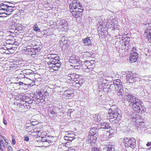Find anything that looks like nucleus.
Wrapping results in <instances>:
<instances>
[{
	"label": "nucleus",
	"mask_w": 151,
	"mask_h": 151,
	"mask_svg": "<svg viewBox=\"0 0 151 151\" xmlns=\"http://www.w3.org/2000/svg\"><path fill=\"white\" fill-rule=\"evenodd\" d=\"M122 114L121 110L118 109H116L113 111L110 108L109 109L107 118L110 121L114 122V123H118V121L121 118Z\"/></svg>",
	"instance_id": "1"
},
{
	"label": "nucleus",
	"mask_w": 151,
	"mask_h": 151,
	"mask_svg": "<svg viewBox=\"0 0 151 151\" xmlns=\"http://www.w3.org/2000/svg\"><path fill=\"white\" fill-rule=\"evenodd\" d=\"M9 3L4 2L0 4V14L2 17H6L7 15H10L13 11L14 6L9 5Z\"/></svg>",
	"instance_id": "2"
},
{
	"label": "nucleus",
	"mask_w": 151,
	"mask_h": 151,
	"mask_svg": "<svg viewBox=\"0 0 151 151\" xmlns=\"http://www.w3.org/2000/svg\"><path fill=\"white\" fill-rule=\"evenodd\" d=\"M137 101L130 106L133 110L137 113L142 114L146 111V108L144 106L142 102L140 99H137Z\"/></svg>",
	"instance_id": "3"
},
{
	"label": "nucleus",
	"mask_w": 151,
	"mask_h": 151,
	"mask_svg": "<svg viewBox=\"0 0 151 151\" xmlns=\"http://www.w3.org/2000/svg\"><path fill=\"white\" fill-rule=\"evenodd\" d=\"M113 83L115 84L116 86L115 92L121 99H123L124 98V91L123 86L121 84L122 83L120 82V80L118 79L115 80Z\"/></svg>",
	"instance_id": "4"
},
{
	"label": "nucleus",
	"mask_w": 151,
	"mask_h": 151,
	"mask_svg": "<svg viewBox=\"0 0 151 151\" xmlns=\"http://www.w3.org/2000/svg\"><path fill=\"white\" fill-rule=\"evenodd\" d=\"M123 143L125 146L127 148L131 147L133 149L136 147V143L135 139L133 137L128 138L124 137L123 138Z\"/></svg>",
	"instance_id": "5"
},
{
	"label": "nucleus",
	"mask_w": 151,
	"mask_h": 151,
	"mask_svg": "<svg viewBox=\"0 0 151 151\" xmlns=\"http://www.w3.org/2000/svg\"><path fill=\"white\" fill-rule=\"evenodd\" d=\"M137 50L136 47H133L131 50L129 56V60L130 62L133 63L137 61L138 58Z\"/></svg>",
	"instance_id": "6"
},
{
	"label": "nucleus",
	"mask_w": 151,
	"mask_h": 151,
	"mask_svg": "<svg viewBox=\"0 0 151 151\" xmlns=\"http://www.w3.org/2000/svg\"><path fill=\"white\" fill-rule=\"evenodd\" d=\"M124 96H125V98L130 103L129 105L130 106L132 104L137 101V99H139L130 93L126 92L125 93H124Z\"/></svg>",
	"instance_id": "7"
},
{
	"label": "nucleus",
	"mask_w": 151,
	"mask_h": 151,
	"mask_svg": "<svg viewBox=\"0 0 151 151\" xmlns=\"http://www.w3.org/2000/svg\"><path fill=\"white\" fill-rule=\"evenodd\" d=\"M144 26L146 28L144 34V36L146 37L151 36V23H147Z\"/></svg>",
	"instance_id": "8"
},
{
	"label": "nucleus",
	"mask_w": 151,
	"mask_h": 151,
	"mask_svg": "<svg viewBox=\"0 0 151 151\" xmlns=\"http://www.w3.org/2000/svg\"><path fill=\"white\" fill-rule=\"evenodd\" d=\"M126 79L127 81L129 83H132L135 82L136 76L133 73H131L130 74H127L126 76Z\"/></svg>",
	"instance_id": "9"
},
{
	"label": "nucleus",
	"mask_w": 151,
	"mask_h": 151,
	"mask_svg": "<svg viewBox=\"0 0 151 151\" xmlns=\"http://www.w3.org/2000/svg\"><path fill=\"white\" fill-rule=\"evenodd\" d=\"M75 1H72V4H70L69 5L70 11L72 14L73 16L74 17H76V5H75Z\"/></svg>",
	"instance_id": "10"
},
{
	"label": "nucleus",
	"mask_w": 151,
	"mask_h": 151,
	"mask_svg": "<svg viewBox=\"0 0 151 151\" xmlns=\"http://www.w3.org/2000/svg\"><path fill=\"white\" fill-rule=\"evenodd\" d=\"M98 136H94L93 135H90L88 134V142H90V143L91 144V143L95 144L97 141V139Z\"/></svg>",
	"instance_id": "11"
},
{
	"label": "nucleus",
	"mask_w": 151,
	"mask_h": 151,
	"mask_svg": "<svg viewBox=\"0 0 151 151\" xmlns=\"http://www.w3.org/2000/svg\"><path fill=\"white\" fill-rule=\"evenodd\" d=\"M116 132V131L115 130L113 129H111L109 130V132L107 131L105 133H104V135L105 134L106 136H107V137H105V138H111L113 136L112 135L115 134Z\"/></svg>",
	"instance_id": "12"
},
{
	"label": "nucleus",
	"mask_w": 151,
	"mask_h": 151,
	"mask_svg": "<svg viewBox=\"0 0 151 151\" xmlns=\"http://www.w3.org/2000/svg\"><path fill=\"white\" fill-rule=\"evenodd\" d=\"M61 65V63L59 62V63H55V64L51 63L50 64V68L54 70H57L58 69L60 68Z\"/></svg>",
	"instance_id": "13"
},
{
	"label": "nucleus",
	"mask_w": 151,
	"mask_h": 151,
	"mask_svg": "<svg viewBox=\"0 0 151 151\" xmlns=\"http://www.w3.org/2000/svg\"><path fill=\"white\" fill-rule=\"evenodd\" d=\"M98 130L96 127H91L89 132V134L98 136Z\"/></svg>",
	"instance_id": "14"
},
{
	"label": "nucleus",
	"mask_w": 151,
	"mask_h": 151,
	"mask_svg": "<svg viewBox=\"0 0 151 151\" xmlns=\"http://www.w3.org/2000/svg\"><path fill=\"white\" fill-rule=\"evenodd\" d=\"M69 41H63V43H61L60 46L63 50H65L68 48L69 46Z\"/></svg>",
	"instance_id": "15"
},
{
	"label": "nucleus",
	"mask_w": 151,
	"mask_h": 151,
	"mask_svg": "<svg viewBox=\"0 0 151 151\" xmlns=\"http://www.w3.org/2000/svg\"><path fill=\"white\" fill-rule=\"evenodd\" d=\"M130 117L132 120L135 122L137 121H138L141 119H140L141 117V116H140L139 114H134L131 115Z\"/></svg>",
	"instance_id": "16"
},
{
	"label": "nucleus",
	"mask_w": 151,
	"mask_h": 151,
	"mask_svg": "<svg viewBox=\"0 0 151 151\" xmlns=\"http://www.w3.org/2000/svg\"><path fill=\"white\" fill-rule=\"evenodd\" d=\"M77 57L78 58V57L76 56V70L78 69L79 71H81L82 69V68L81 67L82 65L81 64V61H80V59H77Z\"/></svg>",
	"instance_id": "17"
},
{
	"label": "nucleus",
	"mask_w": 151,
	"mask_h": 151,
	"mask_svg": "<svg viewBox=\"0 0 151 151\" xmlns=\"http://www.w3.org/2000/svg\"><path fill=\"white\" fill-rule=\"evenodd\" d=\"M100 125L101 127H100V129H107L110 128V127L109 123L106 122L101 123Z\"/></svg>",
	"instance_id": "18"
},
{
	"label": "nucleus",
	"mask_w": 151,
	"mask_h": 151,
	"mask_svg": "<svg viewBox=\"0 0 151 151\" xmlns=\"http://www.w3.org/2000/svg\"><path fill=\"white\" fill-rule=\"evenodd\" d=\"M68 25L67 21L64 19H62L58 23V26L59 25L58 27L60 28L64 27Z\"/></svg>",
	"instance_id": "19"
},
{
	"label": "nucleus",
	"mask_w": 151,
	"mask_h": 151,
	"mask_svg": "<svg viewBox=\"0 0 151 151\" xmlns=\"http://www.w3.org/2000/svg\"><path fill=\"white\" fill-rule=\"evenodd\" d=\"M111 25L110 28H112L113 29H115L117 28V26L118 25V24L117 21H115V22H111L110 23Z\"/></svg>",
	"instance_id": "20"
},
{
	"label": "nucleus",
	"mask_w": 151,
	"mask_h": 151,
	"mask_svg": "<svg viewBox=\"0 0 151 151\" xmlns=\"http://www.w3.org/2000/svg\"><path fill=\"white\" fill-rule=\"evenodd\" d=\"M79 9H80L82 11V10L83 9V7L79 1L76 0V9L79 10Z\"/></svg>",
	"instance_id": "21"
},
{
	"label": "nucleus",
	"mask_w": 151,
	"mask_h": 151,
	"mask_svg": "<svg viewBox=\"0 0 151 151\" xmlns=\"http://www.w3.org/2000/svg\"><path fill=\"white\" fill-rule=\"evenodd\" d=\"M142 120L141 119L140 120L137 121L136 122L135 125L137 127H139V126L143 127L144 126V123L143 122H142Z\"/></svg>",
	"instance_id": "22"
},
{
	"label": "nucleus",
	"mask_w": 151,
	"mask_h": 151,
	"mask_svg": "<svg viewBox=\"0 0 151 151\" xmlns=\"http://www.w3.org/2000/svg\"><path fill=\"white\" fill-rule=\"evenodd\" d=\"M75 58H73V57H70L69 59V61L70 63H71L72 64H70V66L75 67L76 66L75 65L76 63V59Z\"/></svg>",
	"instance_id": "23"
},
{
	"label": "nucleus",
	"mask_w": 151,
	"mask_h": 151,
	"mask_svg": "<svg viewBox=\"0 0 151 151\" xmlns=\"http://www.w3.org/2000/svg\"><path fill=\"white\" fill-rule=\"evenodd\" d=\"M40 47H35L33 48L32 50V52H34L35 53H37L39 52L40 51Z\"/></svg>",
	"instance_id": "24"
},
{
	"label": "nucleus",
	"mask_w": 151,
	"mask_h": 151,
	"mask_svg": "<svg viewBox=\"0 0 151 151\" xmlns=\"http://www.w3.org/2000/svg\"><path fill=\"white\" fill-rule=\"evenodd\" d=\"M107 86H110L109 87V90H112L114 88L116 90V86L115 84L109 82L107 84Z\"/></svg>",
	"instance_id": "25"
},
{
	"label": "nucleus",
	"mask_w": 151,
	"mask_h": 151,
	"mask_svg": "<svg viewBox=\"0 0 151 151\" xmlns=\"http://www.w3.org/2000/svg\"><path fill=\"white\" fill-rule=\"evenodd\" d=\"M83 43L88 44V45H90L91 44V40L87 37L86 38L83 39Z\"/></svg>",
	"instance_id": "26"
},
{
	"label": "nucleus",
	"mask_w": 151,
	"mask_h": 151,
	"mask_svg": "<svg viewBox=\"0 0 151 151\" xmlns=\"http://www.w3.org/2000/svg\"><path fill=\"white\" fill-rule=\"evenodd\" d=\"M129 47V42H128V43H124V46H123V48L124 49L125 51H128L129 49H130Z\"/></svg>",
	"instance_id": "27"
},
{
	"label": "nucleus",
	"mask_w": 151,
	"mask_h": 151,
	"mask_svg": "<svg viewBox=\"0 0 151 151\" xmlns=\"http://www.w3.org/2000/svg\"><path fill=\"white\" fill-rule=\"evenodd\" d=\"M80 76H79V75L76 74V82L77 83L82 84H83V80H79V77Z\"/></svg>",
	"instance_id": "28"
},
{
	"label": "nucleus",
	"mask_w": 151,
	"mask_h": 151,
	"mask_svg": "<svg viewBox=\"0 0 151 151\" xmlns=\"http://www.w3.org/2000/svg\"><path fill=\"white\" fill-rule=\"evenodd\" d=\"M33 29L36 32H40V29L38 27L37 24H35L33 27Z\"/></svg>",
	"instance_id": "29"
},
{
	"label": "nucleus",
	"mask_w": 151,
	"mask_h": 151,
	"mask_svg": "<svg viewBox=\"0 0 151 151\" xmlns=\"http://www.w3.org/2000/svg\"><path fill=\"white\" fill-rule=\"evenodd\" d=\"M107 150L106 151H114V149L113 148V145L109 144L107 147Z\"/></svg>",
	"instance_id": "30"
},
{
	"label": "nucleus",
	"mask_w": 151,
	"mask_h": 151,
	"mask_svg": "<svg viewBox=\"0 0 151 151\" xmlns=\"http://www.w3.org/2000/svg\"><path fill=\"white\" fill-rule=\"evenodd\" d=\"M84 63L86 66L87 67L88 66L91 65L92 64V63L93 62V60H86L84 61Z\"/></svg>",
	"instance_id": "31"
},
{
	"label": "nucleus",
	"mask_w": 151,
	"mask_h": 151,
	"mask_svg": "<svg viewBox=\"0 0 151 151\" xmlns=\"http://www.w3.org/2000/svg\"><path fill=\"white\" fill-rule=\"evenodd\" d=\"M40 138L41 139V141L42 142H46L49 143V141H50V140L47 139L46 137H40Z\"/></svg>",
	"instance_id": "32"
},
{
	"label": "nucleus",
	"mask_w": 151,
	"mask_h": 151,
	"mask_svg": "<svg viewBox=\"0 0 151 151\" xmlns=\"http://www.w3.org/2000/svg\"><path fill=\"white\" fill-rule=\"evenodd\" d=\"M98 25H99L100 26H103V23L104 22V20L101 19H100L99 20H98Z\"/></svg>",
	"instance_id": "33"
},
{
	"label": "nucleus",
	"mask_w": 151,
	"mask_h": 151,
	"mask_svg": "<svg viewBox=\"0 0 151 151\" xmlns=\"http://www.w3.org/2000/svg\"><path fill=\"white\" fill-rule=\"evenodd\" d=\"M107 78L108 77H104V79L103 80L102 82H101L106 84L108 83L107 82V81H108Z\"/></svg>",
	"instance_id": "34"
},
{
	"label": "nucleus",
	"mask_w": 151,
	"mask_h": 151,
	"mask_svg": "<svg viewBox=\"0 0 151 151\" xmlns=\"http://www.w3.org/2000/svg\"><path fill=\"white\" fill-rule=\"evenodd\" d=\"M4 143L2 139H0V149L1 151L3 150V149L1 148L2 145Z\"/></svg>",
	"instance_id": "35"
},
{
	"label": "nucleus",
	"mask_w": 151,
	"mask_h": 151,
	"mask_svg": "<svg viewBox=\"0 0 151 151\" xmlns=\"http://www.w3.org/2000/svg\"><path fill=\"white\" fill-rule=\"evenodd\" d=\"M68 41L65 39V36H63L61 37V39L60 40V44L61 43H63V41Z\"/></svg>",
	"instance_id": "36"
},
{
	"label": "nucleus",
	"mask_w": 151,
	"mask_h": 151,
	"mask_svg": "<svg viewBox=\"0 0 151 151\" xmlns=\"http://www.w3.org/2000/svg\"><path fill=\"white\" fill-rule=\"evenodd\" d=\"M75 75L76 74L74 73L72 74H71L70 75V77L71 79L73 81H74V79L76 78Z\"/></svg>",
	"instance_id": "37"
},
{
	"label": "nucleus",
	"mask_w": 151,
	"mask_h": 151,
	"mask_svg": "<svg viewBox=\"0 0 151 151\" xmlns=\"http://www.w3.org/2000/svg\"><path fill=\"white\" fill-rule=\"evenodd\" d=\"M16 28V30L15 31V32L16 33H17L18 32H19V30L21 31L22 30V28L21 27H19L17 26V28Z\"/></svg>",
	"instance_id": "38"
},
{
	"label": "nucleus",
	"mask_w": 151,
	"mask_h": 151,
	"mask_svg": "<svg viewBox=\"0 0 151 151\" xmlns=\"http://www.w3.org/2000/svg\"><path fill=\"white\" fill-rule=\"evenodd\" d=\"M59 59V56H57L55 57H54L52 60L53 61H58V60H60Z\"/></svg>",
	"instance_id": "39"
},
{
	"label": "nucleus",
	"mask_w": 151,
	"mask_h": 151,
	"mask_svg": "<svg viewBox=\"0 0 151 151\" xmlns=\"http://www.w3.org/2000/svg\"><path fill=\"white\" fill-rule=\"evenodd\" d=\"M83 10H82V11H81L80 9H79V10L78 9H76V16H77L78 15V14H79V12L82 13L83 12Z\"/></svg>",
	"instance_id": "40"
},
{
	"label": "nucleus",
	"mask_w": 151,
	"mask_h": 151,
	"mask_svg": "<svg viewBox=\"0 0 151 151\" xmlns=\"http://www.w3.org/2000/svg\"><path fill=\"white\" fill-rule=\"evenodd\" d=\"M92 151H100L99 149L96 147H93L92 148Z\"/></svg>",
	"instance_id": "41"
},
{
	"label": "nucleus",
	"mask_w": 151,
	"mask_h": 151,
	"mask_svg": "<svg viewBox=\"0 0 151 151\" xmlns=\"http://www.w3.org/2000/svg\"><path fill=\"white\" fill-rule=\"evenodd\" d=\"M129 38H130L129 37V38L125 37L124 39V42H125V43H128V42H129V40H128L129 39Z\"/></svg>",
	"instance_id": "42"
},
{
	"label": "nucleus",
	"mask_w": 151,
	"mask_h": 151,
	"mask_svg": "<svg viewBox=\"0 0 151 151\" xmlns=\"http://www.w3.org/2000/svg\"><path fill=\"white\" fill-rule=\"evenodd\" d=\"M1 136L2 137L3 139H4V140L5 142H6L7 143H8V142H7V141L8 140L6 138V137L2 135H1Z\"/></svg>",
	"instance_id": "43"
},
{
	"label": "nucleus",
	"mask_w": 151,
	"mask_h": 151,
	"mask_svg": "<svg viewBox=\"0 0 151 151\" xmlns=\"http://www.w3.org/2000/svg\"><path fill=\"white\" fill-rule=\"evenodd\" d=\"M24 141H27V142H28L29 141V137H28V136H26V137H24Z\"/></svg>",
	"instance_id": "44"
},
{
	"label": "nucleus",
	"mask_w": 151,
	"mask_h": 151,
	"mask_svg": "<svg viewBox=\"0 0 151 151\" xmlns=\"http://www.w3.org/2000/svg\"><path fill=\"white\" fill-rule=\"evenodd\" d=\"M82 84H78L76 82V88H78L82 85Z\"/></svg>",
	"instance_id": "45"
},
{
	"label": "nucleus",
	"mask_w": 151,
	"mask_h": 151,
	"mask_svg": "<svg viewBox=\"0 0 151 151\" xmlns=\"http://www.w3.org/2000/svg\"><path fill=\"white\" fill-rule=\"evenodd\" d=\"M146 38L148 39V41L151 43V35L150 36H147Z\"/></svg>",
	"instance_id": "46"
},
{
	"label": "nucleus",
	"mask_w": 151,
	"mask_h": 151,
	"mask_svg": "<svg viewBox=\"0 0 151 151\" xmlns=\"http://www.w3.org/2000/svg\"><path fill=\"white\" fill-rule=\"evenodd\" d=\"M16 141L15 140L14 138L12 137V144L15 145L16 144Z\"/></svg>",
	"instance_id": "47"
},
{
	"label": "nucleus",
	"mask_w": 151,
	"mask_h": 151,
	"mask_svg": "<svg viewBox=\"0 0 151 151\" xmlns=\"http://www.w3.org/2000/svg\"><path fill=\"white\" fill-rule=\"evenodd\" d=\"M104 77H101L99 80V82L100 83V82H102L103 80L104 79Z\"/></svg>",
	"instance_id": "48"
},
{
	"label": "nucleus",
	"mask_w": 151,
	"mask_h": 151,
	"mask_svg": "<svg viewBox=\"0 0 151 151\" xmlns=\"http://www.w3.org/2000/svg\"><path fill=\"white\" fill-rule=\"evenodd\" d=\"M17 84H19V86H22L23 84H24V83L22 82H19L15 83Z\"/></svg>",
	"instance_id": "49"
},
{
	"label": "nucleus",
	"mask_w": 151,
	"mask_h": 151,
	"mask_svg": "<svg viewBox=\"0 0 151 151\" xmlns=\"http://www.w3.org/2000/svg\"><path fill=\"white\" fill-rule=\"evenodd\" d=\"M17 28V27H15L13 25V26H11V29H12L13 30H14V32H15V31L16 30V28Z\"/></svg>",
	"instance_id": "50"
},
{
	"label": "nucleus",
	"mask_w": 151,
	"mask_h": 151,
	"mask_svg": "<svg viewBox=\"0 0 151 151\" xmlns=\"http://www.w3.org/2000/svg\"><path fill=\"white\" fill-rule=\"evenodd\" d=\"M100 84H101V87H103V88L104 89V88H104V86H106V84L105 83H102L101 82L100 83Z\"/></svg>",
	"instance_id": "51"
},
{
	"label": "nucleus",
	"mask_w": 151,
	"mask_h": 151,
	"mask_svg": "<svg viewBox=\"0 0 151 151\" xmlns=\"http://www.w3.org/2000/svg\"><path fill=\"white\" fill-rule=\"evenodd\" d=\"M48 59L50 60L51 61H53L52 59H53L52 58L51 55H50V56H48L47 57V59H46V60L47 61H48Z\"/></svg>",
	"instance_id": "52"
},
{
	"label": "nucleus",
	"mask_w": 151,
	"mask_h": 151,
	"mask_svg": "<svg viewBox=\"0 0 151 151\" xmlns=\"http://www.w3.org/2000/svg\"><path fill=\"white\" fill-rule=\"evenodd\" d=\"M7 148L8 151H13L12 147L11 146L7 147Z\"/></svg>",
	"instance_id": "53"
},
{
	"label": "nucleus",
	"mask_w": 151,
	"mask_h": 151,
	"mask_svg": "<svg viewBox=\"0 0 151 151\" xmlns=\"http://www.w3.org/2000/svg\"><path fill=\"white\" fill-rule=\"evenodd\" d=\"M68 92H69V91H65L64 92V94L67 95H68L69 94L71 95L70 93H68Z\"/></svg>",
	"instance_id": "54"
},
{
	"label": "nucleus",
	"mask_w": 151,
	"mask_h": 151,
	"mask_svg": "<svg viewBox=\"0 0 151 151\" xmlns=\"http://www.w3.org/2000/svg\"><path fill=\"white\" fill-rule=\"evenodd\" d=\"M43 97L42 96H39V98H37V99H40V101L42 102V100H43V101H44V99H42Z\"/></svg>",
	"instance_id": "55"
},
{
	"label": "nucleus",
	"mask_w": 151,
	"mask_h": 151,
	"mask_svg": "<svg viewBox=\"0 0 151 151\" xmlns=\"http://www.w3.org/2000/svg\"><path fill=\"white\" fill-rule=\"evenodd\" d=\"M3 122L4 124L5 125H6L7 124V122L6 120L4 119V118H3Z\"/></svg>",
	"instance_id": "56"
},
{
	"label": "nucleus",
	"mask_w": 151,
	"mask_h": 151,
	"mask_svg": "<svg viewBox=\"0 0 151 151\" xmlns=\"http://www.w3.org/2000/svg\"><path fill=\"white\" fill-rule=\"evenodd\" d=\"M50 55H51L53 59V58H54V57H55L56 56H57V55L55 54H51Z\"/></svg>",
	"instance_id": "57"
},
{
	"label": "nucleus",
	"mask_w": 151,
	"mask_h": 151,
	"mask_svg": "<svg viewBox=\"0 0 151 151\" xmlns=\"http://www.w3.org/2000/svg\"><path fill=\"white\" fill-rule=\"evenodd\" d=\"M50 112L51 114H52V115H54L55 113V112L54 111H53V110H50Z\"/></svg>",
	"instance_id": "58"
},
{
	"label": "nucleus",
	"mask_w": 151,
	"mask_h": 151,
	"mask_svg": "<svg viewBox=\"0 0 151 151\" xmlns=\"http://www.w3.org/2000/svg\"><path fill=\"white\" fill-rule=\"evenodd\" d=\"M59 62H60V60H58V61H52L53 64H55V63H59Z\"/></svg>",
	"instance_id": "59"
},
{
	"label": "nucleus",
	"mask_w": 151,
	"mask_h": 151,
	"mask_svg": "<svg viewBox=\"0 0 151 151\" xmlns=\"http://www.w3.org/2000/svg\"><path fill=\"white\" fill-rule=\"evenodd\" d=\"M51 63H52V61H51V62H50V61H49V62H47V64L49 65V68H50V64H51Z\"/></svg>",
	"instance_id": "60"
},
{
	"label": "nucleus",
	"mask_w": 151,
	"mask_h": 151,
	"mask_svg": "<svg viewBox=\"0 0 151 151\" xmlns=\"http://www.w3.org/2000/svg\"><path fill=\"white\" fill-rule=\"evenodd\" d=\"M106 88H107L108 89V91H107V92L109 91V87H110V86H107V84H106Z\"/></svg>",
	"instance_id": "61"
},
{
	"label": "nucleus",
	"mask_w": 151,
	"mask_h": 151,
	"mask_svg": "<svg viewBox=\"0 0 151 151\" xmlns=\"http://www.w3.org/2000/svg\"><path fill=\"white\" fill-rule=\"evenodd\" d=\"M5 145H6V143H5L2 145V146H1V147H2L4 148H5L6 147Z\"/></svg>",
	"instance_id": "62"
},
{
	"label": "nucleus",
	"mask_w": 151,
	"mask_h": 151,
	"mask_svg": "<svg viewBox=\"0 0 151 151\" xmlns=\"http://www.w3.org/2000/svg\"><path fill=\"white\" fill-rule=\"evenodd\" d=\"M17 151H27V150H24L23 149H20Z\"/></svg>",
	"instance_id": "63"
},
{
	"label": "nucleus",
	"mask_w": 151,
	"mask_h": 151,
	"mask_svg": "<svg viewBox=\"0 0 151 151\" xmlns=\"http://www.w3.org/2000/svg\"><path fill=\"white\" fill-rule=\"evenodd\" d=\"M70 150H68V151H75V150L74 149H70Z\"/></svg>",
	"instance_id": "64"
}]
</instances>
